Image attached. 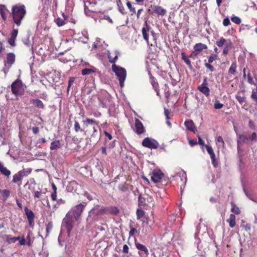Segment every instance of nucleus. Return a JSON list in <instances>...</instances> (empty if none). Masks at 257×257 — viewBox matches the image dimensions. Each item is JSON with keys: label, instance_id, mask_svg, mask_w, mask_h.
<instances>
[{"label": "nucleus", "instance_id": "obj_20", "mask_svg": "<svg viewBox=\"0 0 257 257\" xmlns=\"http://www.w3.org/2000/svg\"><path fill=\"white\" fill-rule=\"evenodd\" d=\"M198 89L207 97L210 94V89L207 86H199Z\"/></svg>", "mask_w": 257, "mask_h": 257}, {"label": "nucleus", "instance_id": "obj_60", "mask_svg": "<svg viewBox=\"0 0 257 257\" xmlns=\"http://www.w3.org/2000/svg\"><path fill=\"white\" fill-rule=\"evenodd\" d=\"M128 246L126 244H124L123 246L122 251L124 253H127L128 252Z\"/></svg>", "mask_w": 257, "mask_h": 257}, {"label": "nucleus", "instance_id": "obj_3", "mask_svg": "<svg viewBox=\"0 0 257 257\" xmlns=\"http://www.w3.org/2000/svg\"><path fill=\"white\" fill-rule=\"evenodd\" d=\"M84 124L86 126L85 133L91 135L90 141L97 142L100 138V135L97 131V123L93 119L87 118L84 121Z\"/></svg>", "mask_w": 257, "mask_h": 257}, {"label": "nucleus", "instance_id": "obj_19", "mask_svg": "<svg viewBox=\"0 0 257 257\" xmlns=\"http://www.w3.org/2000/svg\"><path fill=\"white\" fill-rule=\"evenodd\" d=\"M148 74L150 77L151 83L153 88L154 89V90H156L157 88H159L158 83L156 81L155 78L153 76L150 71H148Z\"/></svg>", "mask_w": 257, "mask_h": 257}, {"label": "nucleus", "instance_id": "obj_41", "mask_svg": "<svg viewBox=\"0 0 257 257\" xmlns=\"http://www.w3.org/2000/svg\"><path fill=\"white\" fill-rule=\"evenodd\" d=\"M231 20L232 22L236 24H238H238H240V23H241L240 19L239 17H236V16L232 17L231 18Z\"/></svg>", "mask_w": 257, "mask_h": 257}, {"label": "nucleus", "instance_id": "obj_40", "mask_svg": "<svg viewBox=\"0 0 257 257\" xmlns=\"http://www.w3.org/2000/svg\"><path fill=\"white\" fill-rule=\"evenodd\" d=\"M5 135V129L4 126L0 124V140L4 138Z\"/></svg>", "mask_w": 257, "mask_h": 257}, {"label": "nucleus", "instance_id": "obj_39", "mask_svg": "<svg viewBox=\"0 0 257 257\" xmlns=\"http://www.w3.org/2000/svg\"><path fill=\"white\" fill-rule=\"evenodd\" d=\"M144 211L142 209H138L137 211V219H140L144 215Z\"/></svg>", "mask_w": 257, "mask_h": 257}, {"label": "nucleus", "instance_id": "obj_36", "mask_svg": "<svg viewBox=\"0 0 257 257\" xmlns=\"http://www.w3.org/2000/svg\"><path fill=\"white\" fill-rule=\"evenodd\" d=\"M226 41L225 39L223 38V37H221L219 40L216 41V44L218 47H221L223 46Z\"/></svg>", "mask_w": 257, "mask_h": 257}, {"label": "nucleus", "instance_id": "obj_62", "mask_svg": "<svg viewBox=\"0 0 257 257\" xmlns=\"http://www.w3.org/2000/svg\"><path fill=\"white\" fill-rule=\"evenodd\" d=\"M33 133L36 135L39 133V128L38 127H33L32 128Z\"/></svg>", "mask_w": 257, "mask_h": 257}, {"label": "nucleus", "instance_id": "obj_12", "mask_svg": "<svg viewBox=\"0 0 257 257\" xmlns=\"http://www.w3.org/2000/svg\"><path fill=\"white\" fill-rule=\"evenodd\" d=\"M85 205L86 204L85 203L80 204L77 205H76L72 208V211L73 212V214L74 217L76 218V219H77V218L81 215Z\"/></svg>", "mask_w": 257, "mask_h": 257}, {"label": "nucleus", "instance_id": "obj_6", "mask_svg": "<svg viewBox=\"0 0 257 257\" xmlns=\"http://www.w3.org/2000/svg\"><path fill=\"white\" fill-rule=\"evenodd\" d=\"M16 60V56L13 53H9L7 55V59L4 61L5 67L2 71L6 75L9 72L10 69L14 64Z\"/></svg>", "mask_w": 257, "mask_h": 257}, {"label": "nucleus", "instance_id": "obj_29", "mask_svg": "<svg viewBox=\"0 0 257 257\" xmlns=\"http://www.w3.org/2000/svg\"><path fill=\"white\" fill-rule=\"evenodd\" d=\"M118 189L123 192H126L128 190V185L126 183H121L118 186Z\"/></svg>", "mask_w": 257, "mask_h": 257}, {"label": "nucleus", "instance_id": "obj_17", "mask_svg": "<svg viewBox=\"0 0 257 257\" xmlns=\"http://www.w3.org/2000/svg\"><path fill=\"white\" fill-rule=\"evenodd\" d=\"M0 172L3 175L6 176L7 177H9L11 174V172L10 170L8 169L4 164L0 162Z\"/></svg>", "mask_w": 257, "mask_h": 257}, {"label": "nucleus", "instance_id": "obj_25", "mask_svg": "<svg viewBox=\"0 0 257 257\" xmlns=\"http://www.w3.org/2000/svg\"><path fill=\"white\" fill-rule=\"evenodd\" d=\"M23 177L22 173L19 171L17 173L15 174L13 176V182L17 183L22 180V178Z\"/></svg>", "mask_w": 257, "mask_h": 257}, {"label": "nucleus", "instance_id": "obj_22", "mask_svg": "<svg viewBox=\"0 0 257 257\" xmlns=\"http://www.w3.org/2000/svg\"><path fill=\"white\" fill-rule=\"evenodd\" d=\"M193 48L196 51L200 52L203 49H206L207 47L206 45L200 43L195 44Z\"/></svg>", "mask_w": 257, "mask_h": 257}, {"label": "nucleus", "instance_id": "obj_42", "mask_svg": "<svg viewBox=\"0 0 257 257\" xmlns=\"http://www.w3.org/2000/svg\"><path fill=\"white\" fill-rule=\"evenodd\" d=\"M31 169H28L27 170L23 169L22 171H20V172L22 173L23 176L24 177L27 176L28 175H29L31 173Z\"/></svg>", "mask_w": 257, "mask_h": 257}, {"label": "nucleus", "instance_id": "obj_47", "mask_svg": "<svg viewBox=\"0 0 257 257\" xmlns=\"http://www.w3.org/2000/svg\"><path fill=\"white\" fill-rule=\"evenodd\" d=\"M74 130L76 132H78L80 131H82L79 123L76 121H75L74 123Z\"/></svg>", "mask_w": 257, "mask_h": 257}, {"label": "nucleus", "instance_id": "obj_54", "mask_svg": "<svg viewBox=\"0 0 257 257\" xmlns=\"http://www.w3.org/2000/svg\"><path fill=\"white\" fill-rule=\"evenodd\" d=\"M34 197L37 198H39L42 194V193L41 191H36L34 192Z\"/></svg>", "mask_w": 257, "mask_h": 257}, {"label": "nucleus", "instance_id": "obj_24", "mask_svg": "<svg viewBox=\"0 0 257 257\" xmlns=\"http://www.w3.org/2000/svg\"><path fill=\"white\" fill-rule=\"evenodd\" d=\"M175 176L179 177L182 181H183V178H184L185 179L184 182L185 183L186 182V180H187L186 174L182 170H180L179 171V172L176 173Z\"/></svg>", "mask_w": 257, "mask_h": 257}, {"label": "nucleus", "instance_id": "obj_64", "mask_svg": "<svg viewBox=\"0 0 257 257\" xmlns=\"http://www.w3.org/2000/svg\"><path fill=\"white\" fill-rule=\"evenodd\" d=\"M151 35L153 38V39L155 41V44H156V39H157V35L156 34V33L154 32V31H151Z\"/></svg>", "mask_w": 257, "mask_h": 257}, {"label": "nucleus", "instance_id": "obj_7", "mask_svg": "<svg viewBox=\"0 0 257 257\" xmlns=\"http://www.w3.org/2000/svg\"><path fill=\"white\" fill-rule=\"evenodd\" d=\"M107 212V209L106 208L99 206H96L90 211L87 220L90 219L91 217H94L95 216L106 213Z\"/></svg>", "mask_w": 257, "mask_h": 257}, {"label": "nucleus", "instance_id": "obj_10", "mask_svg": "<svg viewBox=\"0 0 257 257\" xmlns=\"http://www.w3.org/2000/svg\"><path fill=\"white\" fill-rule=\"evenodd\" d=\"M135 246L139 250V254L141 257L148 256L149 252L146 246L138 242H135Z\"/></svg>", "mask_w": 257, "mask_h": 257}, {"label": "nucleus", "instance_id": "obj_11", "mask_svg": "<svg viewBox=\"0 0 257 257\" xmlns=\"http://www.w3.org/2000/svg\"><path fill=\"white\" fill-rule=\"evenodd\" d=\"M164 177V174L160 170H154L152 174L151 179L154 183L160 182Z\"/></svg>", "mask_w": 257, "mask_h": 257}, {"label": "nucleus", "instance_id": "obj_1", "mask_svg": "<svg viewBox=\"0 0 257 257\" xmlns=\"http://www.w3.org/2000/svg\"><path fill=\"white\" fill-rule=\"evenodd\" d=\"M115 55L114 57L112 58L110 55H108L109 62L112 64L111 66L112 71L115 73L119 80V85L120 87H123L124 86V82L125 80L126 76V71L124 68L117 66L115 63L118 59V55L119 52L116 51L114 52Z\"/></svg>", "mask_w": 257, "mask_h": 257}, {"label": "nucleus", "instance_id": "obj_35", "mask_svg": "<svg viewBox=\"0 0 257 257\" xmlns=\"http://www.w3.org/2000/svg\"><path fill=\"white\" fill-rule=\"evenodd\" d=\"M4 9H6V7L4 6L1 7H0V13H1L2 19L4 21H6L7 19V16H6V12H5Z\"/></svg>", "mask_w": 257, "mask_h": 257}, {"label": "nucleus", "instance_id": "obj_26", "mask_svg": "<svg viewBox=\"0 0 257 257\" xmlns=\"http://www.w3.org/2000/svg\"><path fill=\"white\" fill-rule=\"evenodd\" d=\"M182 59L186 63L189 68L192 69V66L190 60L187 58L184 53H181Z\"/></svg>", "mask_w": 257, "mask_h": 257}, {"label": "nucleus", "instance_id": "obj_63", "mask_svg": "<svg viewBox=\"0 0 257 257\" xmlns=\"http://www.w3.org/2000/svg\"><path fill=\"white\" fill-rule=\"evenodd\" d=\"M51 198L53 201H55L56 200L57 198V192H53L51 195Z\"/></svg>", "mask_w": 257, "mask_h": 257}, {"label": "nucleus", "instance_id": "obj_56", "mask_svg": "<svg viewBox=\"0 0 257 257\" xmlns=\"http://www.w3.org/2000/svg\"><path fill=\"white\" fill-rule=\"evenodd\" d=\"M247 81L249 83H250L251 84H254L253 80L252 78L251 77L250 73H248L247 75Z\"/></svg>", "mask_w": 257, "mask_h": 257}, {"label": "nucleus", "instance_id": "obj_59", "mask_svg": "<svg viewBox=\"0 0 257 257\" xmlns=\"http://www.w3.org/2000/svg\"><path fill=\"white\" fill-rule=\"evenodd\" d=\"M110 212L113 214H117L118 213L119 210L116 207H113L111 209Z\"/></svg>", "mask_w": 257, "mask_h": 257}, {"label": "nucleus", "instance_id": "obj_4", "mask_svg": "<svg viewBox=\"0 0 257 257\" xmlns=\"http://www.w3.org/2000/svg\"><path fill=\"white\" fill-rule=\"evenodd\" d=\"M26 88V85L19 79L14 81L11 85L12 92L16 96L24 94Z\"/></svg>", "mask_w": 257, "mask_h": 257}, {"label": "nucleus", "instance_id": "obj_15", "mask_svg": "<svg viewBox=\"0 0 257 257\" xmlns=\"http://www.w3.org/2000/svg\"><path fill=\"white\" fill-rule=\"evenodd\" d=\"M145 27H144L142 30V34L144 40L147 42L148 44H149L148 32L150 31L151 27L148 24L147 21H145Z\"/></svg>", "mask_w": 257, "mask_h": 257}, {"label": "nucleus", "instance_id": "obj_14", "mask_svg": "<svg viewBox=\"0 0 257 257\" xmlns=\"http://www.w3.org/2000/svg\"><path fill=\"white\" fill-rule=\"evenodd\" d=\"M152 14H156L160 16H165L166 14L167 11L159 6H152Z\"/></svg>", "mask_w": 257, "mask_h": 257}, {"label": "nucleus", "instance_id": "obj_45", "mask_svg": "<svg viewBox=\"0 0 257 257\" xmlns=\"http://www.w3.org/2000/svg\"><path fill=\"white\" fill-rule=\"evenodd\" d=\"M216 141L221 144V146L223 148L225 145L224 142L221 136H218L216 138Z\"/></svg>", "mask_w": 257, "mask_h": 257}, {"label": "nucleus", "instance_id": "obj_2", "mask_svg": "<svg viewBox=\"0 0 257 257\" xmlns=\"http://www.w3.org/2000/svg\"><path fill=\"white\" fill-rule=\"evenodd\" d=\"M26 9L24 5L18 4L12 7V15L14 23L19 27L26 15Z\"/></svg>", "mask_w": 257, "mask_h": 257}, {"label": "nucleus", "instance_id": "obj_38", "mask_svg": "<svg viewBox=\"0 0 257 257\" xmlns=\"http://www.w3.org/2000/svg\"><path fill=\"white\" fill-rule=\"evenodd\" d=\"M6 238L7 241L10 243H15L16 242V238H15V237H11L9 235H7L6 236Z\"/></svg>", "mask_w": 257, "mask_h": 257}, {"label": "nucleus", "instance_id": "obj_34", "mask_svg": "<svg viewBox=\"0 0 257 257\" xmlns=\"http://www.w3.org/2000/svg\"><path fill=\"white\" fill-rule=\"evenodd\" d=\"M94 72L95 71L92 69L85 68L82 70L81 73L83 75H87Z\"/></svg>", "mask_w": 257, "mask_h": 257}, {"label": "nucleus", "instance_id": "obj_52", "mask_svg": "<svg viewBox=\"0 0 257 257\" xmlns=\"http://www.w3.org/2000/svg\"><path fill=\"white\" fill-rule=\"evenodd\" d=\"M205 67L209 69V70L211 71V72H213L214 71V67L210 64V63H209V62L208 63H206L205 64Z\"/></svg>", "mask_w": 257, "mask_h": 257}, {"label": "nucleus", "instance_id": "obj_5", "mask_svg": "<svg viewBox=\"0 0 257 257\" xmlns=\"http://www.w3.org/2000/svg\"><path fill=\"white\" fill-rule=\"evenodd\" d=\"M257 137L256 134L255 132L252 133L251 136L248 135L244 133L239 135L237 139V149L239 150V145L241 143L249 144L251 142L255 141Z\"/></svg>", "mask_w": 257, "mask_h": 257}, {"label": "nucleus", "instance_id": "obj_30", "mask_svg": "<svg viewBox=\"0 0 257 257\" xmlns=\"http://www.w3.org/2000/svg\"><path fill=\"white\" fill-rule=\"evenodd\" d=\"M208 153L210 155L211 159H213L215 157V154L214 153L212 147L210 146L206 145L205 146Z\"/></svg>", "mask_w": 257, "mask_h": 257}, {"label": "nucleus", "instance_id": "obj_28", "mask_svg": "<svg viewBox=\"0 0 257 257\" xmlns=\"http://www.w3.org/2000/svg\"><path fill=\"white\" fill-rule=\"evenodd\" d=\"M61 146L60 143L59 141H54L51 143L50 149L52 150H57Z\"/></svg>", "mask_w": 257, "mask_h": 257}, {"label": "nucleus", "instance_id": "obj_32", "mask_svg": "<svg viewBox=\"0 0 257 257\" xmlns=\"http://www.w3.org/2000/svg\"><path fill=\"white\" fill-rule=\"evenodd\" d=\"M54 21L58 27L62 26L65 24V20L59 17L56 18Z\"/></svg>", "mask_w": 257, "mask_h": 257}, {"label": "nucleus", "instance_id": "obj_43", "mask_svg": "<svg viewBox=\"0 0 257 257\" xmlns=\"http://www.w3.org/2000/svg\"><path fill=\"white\" fill-rule=\"evenodd\" d=\"M75 79L74 77H70L69 78V81H68V87H67V92H69L70 88L71 86V85H72V84L73 83V82H74Z\"/></svg>", "mask_w": 257, "mask_h": 257}, {"label": "nucleus", "instance_id": "obj_55", "mask_svg": "<svg viewBox=\"0 0 257 257\" xmlns=\"http://www.w3.org/2000/svg\"><path fill=\"white\" fill-rule=\"evenodd\" d=\"M170 114H171V113H165L166 118V119H167L166 123H167V124L169 127H171V123L170 121L169 120V115H170Z\"/></svg>", "mask_w": 257, "mask_h": 257}, {"label": "nucleus", "instance_id": "obj_27", "mask_svg": "<svg viewBox=\"0 0 257 257\" xmlns=\"http://www.w3.org/2000/svg\"><path fill=\"white\" fill-rule=\"evenodd\" d=\"M236 64L235 62L232 63V64L228 70L229 74L234 75L236 72Z\"/></svg>", "mask_w": 257, "mask_h": 257}, {"label": "nucleus", "instance_id": "obj_21", "mask_svg": "<svg viewBox=\"0 0 257 257\" xmlns=\"http://www.w3.org/2000/svg\"><path fill=\"white\" fill-rule=\"evenodd\" d=\"M185 125L186 127L191 131L195 132L196 130L194 123L191 120H188L185 122Z\"/></svg>", "mask_w": 257, "mask_h": 257}, {"label": "nucleus", "instance_id": "obj_31", "mask_svg": "<svg viewBox=\"0 0 257 257\" xmlns=\"http://www.w3.org/2000/svg\"><path fill=\"white\" fill-rule=\"evenodd\" d=\"M0 193L2 194L3 197L4 199L6 200L10 194V192L9 190L7 189H4L0 190Z\"/></svg>", "mask_w": 257, "mask_h": 257}, {"label": "nucleus", "instance_id": "obj_50", "mask_svg": "<svg viewBox=\"0 0 257 257\" xmlns=\"http://www.w3.org/2000/svg\"><path fill=\"white\" fill-rule=\"evenodd\" d=\"M217 59V56L215 55H211L208 58V62L211 63L213 61Z\"/></svg>", "mask_w": 257, "mask_h": 257}, {"label": "nucleus", "instance_id": "obj_61", "mask_svg": "<svg viewBox=\"0 0 257 257\" xmlns=\"http://www.w3.org/2000/svg\"><path fill=\"white\" fill-rule=\"evenodd\" d=\"M137 232V229L135 228H132L129 232V236H132L134 235V234Z\"/></svg>", "mask_w": 257, "mask_h": 257}, {"label": "nucleus", "instance_id": "obj_48", "mask_svg": "<svg viewBox=\"0 0 257 257\" xmlns=\"http://www.w3.org/2000/svg\"><path fill=\"white\" fill-rule=\"evenodd\" d=\"M101 19H104L108 21L110 24H113L112 20L108 16V15H103L102 17H101Z\"/></svg>", "mask_w": 257, "mask_h": 257}, {"label": "nucleus", "instance_id": "obj_46", "mask_svg": "<svg viewBox=\"0 0 257 257\" xmlns=\"http://www.w3.org/2000/svg\"><path fill=\"white\" fill-rule=\"evenodd\" d=\"M16 40V39H15L14 38H12L10 37L8 40V42L10 44L11 46H12V47H15L16 45V43H15Z\"/></svg>", "mask_w": 257, "mask_h": 257}, {"label": "nucleus", "instance_id": "obj_58", "mask_svg": "<svg viewBox=\"0 0 257 257\" xmlns=\"http://www.w3.org/2000/svg\"><path fill=\"white\" fill-rule=\"evenodd\" d=\"M23 42L25 45L26 46H30V40L29 37H27L25 39H23Z\"/></svg>", "mask_w": 257, "mask_h": 257}, {"label": "nucleus", "instance_id": "obj_33", "mask_svg": "<svg viewBox=\"0 0 257 257\" xmlns=\"http://www.w3.org/2000/svg\"><path fill=\"white\" fill-rule=\"evenodd\" d=\"M231 211L236 214H239L240 212L239 208L233 203H231Z\"/></svg>", "mask_w": 257, "mask_h": 257}, {"label": "nucleus", "instance_id": "obj_53", "mask_svg": "<svg viewBox=\"0 0 257 257\" xmlns=\"http://www.w3.org/2000/svg\"><path fill=\"white\" fill-rule=\"evenodd\" d=\"M230 24V20L228 18L224 19L223 21V24L224 26H227Z\"/></svg>", "mask_w": 257, "mask_h": 257}, {"label": "nucleus", "instance_id": "obj_9", "mask_svg": "<svg viewBox=\"0 0 257 257\" xmlns=\"http://www.w3.org/2000/svg\"><path fill=\"white\" fill-rule=\"evenodd\" d=\"M62 225L66 227L67 230V233L68 235H69L70 231L73 227V224L72 218L68 213L66 214L65 217L63 219L62 221Z\"/></svg>", "mask_w": 257, "mask_h": 257}, {"label": "nucleus", "instance_id": "obj_37", "mask_svg": "<svg viewBox=\"0 0 257 257\" xmlns=\"http://www.w3.org/2000/svg\"><path fill=\"white\" fill-rule=\"evenodd\" d=\"M126 5H127L128 9L130 10V12H132V14H131L132 15H133L134 14H136V12L135 8H134L133 7H132L131 2L128 1L126 3Z\"/></svg>", "mask_w": 257, "mask_h": 257}, {"label": "nucleus", "instance_id": "obj_8", "mask_svg": "<svg viewBox=\"0 0 257 257\" xmlns=\"http://www.w3.org/2000/svg\"><path fill=\"white\" fill-rule=\"evenodd\" d=\"M142 145L151 149H156L158 148L159 145L155 140L150 138H146L143 141Z\"/></svg>", "mask_w": 257, "mask_h": 257}, {"label": "nucleus", "instance_id": "obj_16", "mask_svg": "<svg viewBox=\"0 0 257 257\" xmlns=\"http://www.w3.org/2000/svg\"><path fill=\"white\" fill-rule=\"evenodd\" d=\"M25 211L26 215H27L30 224H31L33 222L34 218V214L33 212L29 209L27 207L25 208Z\"/></svg>", "mask_w": 257, "mask_h": 257}, {"label": "nucleus", "instance_id": "obj_13", "mask_svg": "<svg viewBox=\"0 0 257 257\" xmlns=\"http://www.w3.org/2000/svg\"><path fill=\"white\" fill-rule=\"evenodd\" d=\"M136 132L140 135L145 132V127L141 121L138 118H135Z\"/></svg>", "mask_w": 257, "mask_h": 257}, {"label": "nucleus", "instance_id": "obj_49", "mask_svg": "<svg viewBox=\"0 0 257 257\" xmlns=\"http://www.w3.org/2000/svg\"><path fill=\"white\" fill-rule=\"evenodd\" d=\"M251 97L253 100H255V101H257V90H256L255 91L253 90L252 91Z\"/></svg>", "mask_w": 257, "mask_h": 257}, {"label": "nucleus", "instance_id": "obj_18", "mask_svg": "<svg viewBox=\"0 0 257 257\" xmlns=\"http://www.w3.org/2000/svg\"><path fill=\"white\" fill-rule=\"evenodd\" d=\"M31 103L38 108L43 109L44 108L43 102L39 99H33L31 100Z\"/></svg>", "mask_w": 257, "mask_h": 257}, {"label": "nucleus", "instance_id": "obj_57", "mask_svg": "<svg viewBox=\"0 0 257 257\" xmlns=\"http://www.w3.org/2000/svg\"><path fill=\"white\" fill-rule=\"evenodd\" d=\"M248 126L251 130L255 129V125H254V122L251 120H249Z\"/></svg>", "mask_w": 257, "mask_h": 257}, {"label": "nucleus", "instance_id": "obj_51", "mask_svg": "<svg viewBox=\"0 0 257 257\" xmlns=\"http://www.w3.org/2000/svg\"><path fill=\"white\" fill-rule=\"evenodd\" d=\"M214 108L216 109H220L222 107L223 104L220 103L219 101H216L214 103Z\"/></svg>", "mask_w": 257, "mask_h": 257}, {"label": "nucleus", "instance_id": "obj_44", "mask_svg": "<svg viewBox=\"0 0 257 257\" xmlns=\"http://www.w3.org/2000/svg\"><path fill=\"white\" fill-rule=\"evenodd\" d=\"M18 30L14 29L11 33V37L16 39V38L18 36Z\"/></svg>", "mask_w": 257, "mask_h": 257}, {"label": "nucleus", "instance_id": "obj_23", "mask_svg": "<svg viewBox=\"0 0 257 257\" xmlns=\"http://www.w3.org/2000/svg\"><path fill=\"white\" fill-rule=\"evenodd\" d=\"M227 222L229 223V226L231 228L235 225V216L234 214H230L229 218L227 220Z\"/></svg>", "mask_w": 257, "mask_h": 257}]
</instances>
